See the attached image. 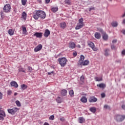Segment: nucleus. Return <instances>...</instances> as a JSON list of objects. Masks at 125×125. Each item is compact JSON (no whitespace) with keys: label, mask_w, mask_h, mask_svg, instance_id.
<instances>
[{"label":"nucleus","mask_w":125,"mask_h":125,"mask_svg":"<svg viewBox=\"0 0 125 125\" xmlns=\"http://www.w3.org/2000/svg\"><path fill=\"white\" fill-rule=\"evenodd\" d=\"M83 60H84V56L81 55L78 62L79 65L86 66L89 64V61L86 60L83 62Z\"/></svg>","instance_id":"1"},{"label":"nucleus","mask_w":125,"mask_h":125,"mask_svg":"<svg viewBox=\"0 0 125 125\" xmlns=\"http://www.w3.org/2000/svg\"><path fill=\"white\" fill-rule=\"evenodd\" d=\"M58 61L59 62L60 65H61V67H65L68 60L67 59H66V58L62 57L59 58Z\"/></svg>","instance_id":"2"},{"label":"nucleus","mask_w":125,"mask_h":125,"mask_svg":"<svg viewBox=\"0 0 125 125\" xmlns=\"http://www.w3.org/2000/svg\"><path fill=\"white\" fill-rule=\"evenodd\" d=\"M125 119V115L116 114L114 117V120H115V121H116V122H118V123L123 122V121H124Z\"/></svg>","instance_id":"3"},{"label":"nucleus","mask_w":125,"mask_h":125,"mask_svg":"<svg viewBox=\"0 0 125 125\" xmlns=\"http://www.w3.org/2000/svg\"><path fill=\"white\" fill-rule=\"evenodd\" d=\"M11 10V6L9 4H6L5 5L3 8V11L5 13H9Z\"/></svg>","instance_id":"4"},{"label":"nucleus","mask_w":125,"mask_h":125,"mask_svg":"<svg viewBox=\"0 0 125 125\" xmlns=\"http://www.w3.org/2000/svg\"><path fill=\"white\" fill-rule=\"evenodd\" d=\"M38 14L39 16V18L41 19H45V17H46V14L45 12L42 10H38Z\"/></svg>","instance_id":"5"},{"label":"nucleus","mask_w":125,"mask_h":125,"mask_svg":"<svg viewBox=\"0 0 125 125\" xmlns=\"http://www.w3.org/2000/svg\"><path fill=\"white\" fill-rule=\"evenodd\" d=\"M18 111V108L17 107H14L12 109H8V112L9 114H11V115H14L16 112Z\"/></svg>","instance_id":"6"},{"label":"nucleus","mask_w":125,"mask_h":125,"mask_svg":"<svg viewBox=\"0 0 125 125\" xmlns=\"http://www.w3.org/2000/svg\"><path fill=\"white\" fill-rule=\"evenodd\" d=\"M33 17L35 19V20H38L40 17L39 16V12L38 10L35 11L33 14Z\"/></svg>","instance_id":"7"},{"label":"nucleus","mask_w":125,"mask_h":125,"mask_svg":"<svg viewBox=\"0 0 125 125\" xmlns=\"http://www.w3.org/2000/svg\"><path fill=\"white\" fill-rule=\"evenodd\" d=\"M97 101V98H95L94 96L90 97L89 98V102L90 103H94Z\"/></svg>","instance_id":"8"},{"label":"nucleus","mask_w":125,"mask_h":125,"mask_svg":"<svg viewBox=\"0 0 125 125\" xmlns=\"http://www.w3.org/2000/svg\"><path fill=\"white\" fill-rule=\"evenodd\" d=\"M42 45L40 44L34 48V52H38V51H40V50H42Z\"/></svg>","instance_id":"9"},{"label":"nucleus","mask_w":125,"mask_h":125,"mask_svg":"<svg viewBox=\"0 0 125 125\" xmlns=\"http://www.w3.org/2000/svg\"><path fill=\"white\" fill-rule=\"evenodd\" d=\"M11 86H13V87H15V88H17L18 87V84L15 81H12L10 83Z\"/></svg>","instance_id":"10"},{"label":"nucleus","mask_w":125,"mask_h":125,"mask_svg":"<svg viewBox=\"0 0 125 125\" xmlns=\"http://www.w3.org/2000/svg\"><path fill=\"white\" fill-rule=\"evenodd\" d=\"M49 35H50V31L48 29H46L43 34L44 37L45 38H48Z\"/></svg>","instance_id":"11"},{"label":"nucleus","mask_w":125,"mask_h":125,"mask_svg":"<svg viewBox=\"0 0 125 125\" xmlns=\"http://www.w3.org/2000/svg\"><path fill=\"white\" fill-rule=\"evenodd\" d=\"M83 27V23H78L77 26L75 27V30H80L81 28Z\"/></svg>","instance_id":"12"},{"label":"nucleus","mask_w":125,"mask_h":125,"mask_svg":"<svg viewBox=\"0 0 125 125\" xmlns=\"http://www.w3.org/2000/svg\"><path fill=\"white\" fill-rule=\"evenodd\" d=\"M34 36L37 38H39L41 39L42 37V33L40 32H36L34 34Z\"/></svg>","instance_id":"13"},{"label":"nucleus","mask_w":125,"mask_h":125,"mask_svg":"<svg viewBox=\"0 0 125 125\" xmlns=\"http://www.w3.org/2000/svg\"><path fill=\"white\" fill-rule=\"evenodd\" d=\"M69 48H75V47H76V44H75L74 42H69Z\"/></svg>","instance_id":"14"},{"label":"nucleus","mask_w":125,"mask_h":125,"mask_svg":"<svg viewBox=\"0 0 125 125\" xmlns=\"http://www.w3.org/2000/svg\"><path fill=\"white\" fill-rule=\"evenodd\" d=\"M67 90L66 89H62L61 91V94L62 95V96H66L67 95Z\"/></svg>","instance_id":"15"},{"label":"nucleus","mask_w":125,"mask_h":125,"mask_svg":"<svg viewBox=\"0 0 125 125\" xmlns=\"http://www.w3.org/2000/svg\"><path fill=\"white\" fill-rule=\"evenodd\" d=\"M80 101L83 102V103H86V102H87V99L86 97L83 96L81 98Z\"/></svg>","instance_id":"16"},{"label":"nucleus","mask_w":125,"mask_h":125,"mask_svg":"<svg viewBox=\"0 0 125 125\" xmlns=\"http://www.w3.org/2000/svg\"><path fill=\"white\" fill-rule=\"evenodd\" d=\"M14 32L15 30L14 29H10L8 31V33L10 36H13V35H14Z\"/></svg>","instance_id":"17"},{"label":"nucleus","mask_w":125,"mask_h":125,"mask_svg":"<svg viewBox=\"0 0 125 125\" xmlns=\"http://www.w3.org/2000/svg\"><path fill=\"white\" fill-rule=\"evenodd\" d=\"M97 86L100 88H105V87H106V84L101 83L100 84H98Z\"/></svg>","instance_id":"18"},{"label":"nucleus","mask_w":125,"mask_h":125,"mask_svg":"<svg viewBox=\"0 0 125 125\" xmlns=\"http://www.w3.org/2000/svg\"><path fill=\"white\" fill-rule=\"evenodd\" d=\"M108 34L104 32L103 35V39L104 40V41H107V40H108Z\"/></svg>","instance_id":"19"},{"label":"nucleus","mask_w":125,"mask_h":125,"mask_svg":"<svg viewBox=\"0 0 125 125\" xmlns=\"http://www.w3.org/2000/svg\"><path fill=\"white\" fill-rule=\"evenodd\" d=\"M89 110L91 113H93V114H95L96 112V108L95 107H91L89 108Z\"/></svg>","instance_id":"20"},{"label":"nucleus","mask_w":125,"mask_h":125,"mask_svg":"<svg viewBox=\"0 0 125 125\" xmlns=\"http://www.w3.org/2000/svg\"><path fill=\"white\" fill-rule=\"evenodd\" d=\"M95 38H96V39H100V38H101V35L100 34V33H98V32H96L95 33Z\"/></svg>","instance_id":"21"},{"label":"nucleus","mask_w":125,"mask_h":125,"mask_svg":"<svg viewBox=\"0 0 125 125\" xmlns=\"http://www.w3.org/2000/svg\"><path fill=\"white\" fill-rule=\"evenodd\" d=\"M118 25H119V24L118 23V22L116 21H113L111 23V26H112V27H118Z\"/></svg>","instance_id":"22"},{"label":"nucleus","mask_w":125,"mask_h":125,"mask_svg":"<svg viewBox=\"0 0 125 125\" xmlns=\"http://www.w3.org/2000/svg\"><path fill=\"white\" fill-rule=\"evenodd\" d=\"M109 51H110V49H109L108 48L105 49L104 50L105 56H109Z\"/></svg>","instance_id":"23"},{"label":"nucleus","mask_w":125,"mask_h":125,"mask_svg":"<svg viewBox=\"0 0 125 125\" xmlns=\"http://www.w3.org/2000/svg\"><path fill=\"white\" fill-rule=\"evenodd\" d=\"M60 26L62 29H65L67 25L66 24L65 22H62L60 23Z\"/></svg>","instance_id":"24"},{"label":"nucleus","mask_w":125,"mask_h":125,"mask_svg":"<svg viewBox=\"0 0 125 125\" xmlns=\"http://www.w3.org/2000/svg\"><path fill=\"white\" fill-rule=\"evenodd\" d=\"M22 18L24 19V20H26V18L27 17V13L25 12H23L21 15Z\"/></svg>","instance_id":"25"},{"label":"nucleus","mask_w":125,"mask_h":125,"mask_svg":"<svg viewBox=\"0 0 125 125\" xmlns=\"http://www.w3.org/2000/svg\"><path fill=\"white\" fill-rule=\"evenodd\" d=\"M84 121H85V120H84V118L83 117H80L79 118V122L80 124H83V123L84 122Z\"/></svg>","instance_id":"26"},{"label":"nucleus","mask_w":125,"mask_h":125,"mask_svg":"<svg viewBox=\"0 0 125 125\" xmlns=\"http://www.w3.org/2000/svg\"><path fill=\"white\" fill-rule=\"evenodd\" d=\"M88 45L89 46V47H91V48H92L93 46H94V43L91 42H88Z\"/></svg>","instance_id":"27"},{"label":"nucleus","mask_w":125,"mask_h":125,"mask_svg":"<svg viewBox=\"0 0 125 125\" xmlns=\"http://www.w3.org/2000/svg\"><path fill=\"white\" fill-rule=\"evenodd\" d=\"M0 116H2V117H5V112H4V111L2 110H0Z\"/></svg>","instance_id":"28"},{"label":"nucleus","mask_w":125,"mask_h":125,"mask_svg":"<svg viewBox=\"0 0 125 125\" xmlns=\"http://www.w3.org/2000/svg\"><path fill=\"white\" fill-rule=\"evenodd\" d=\"M58 10V7H53L51 8V11L52 12L55 13Z\"/></svg>","instance_id":"29"},{"label":"nucleus","mask_w":125,"mask_h":125,"mask_svg":"<svg viewBox=\"0 0 125 125\" xmlns=\"http://www.w3.org/2000/svg\"><path fill=\"white\" fill-rule=\"evenodd\" d=\"M21 88L23 89V90L26 89V88H27L28 87V86H27L26 84H21Z\"/></svg>","instance_id":"30"},{"label":"nucleus","mask_w":125,"mask_h":125,"mask_svg":"<svg viewBox=\"0 0 125 125\" xmlns=\"http://www.w3.org/2000/svg\"><path fill=\"white\" fill-rule=\"evenodd\" d=\"M69 94L71 97H74V90H71L69 91Z\"/></svg>","instance_id":"31"},{"label":"nucleus","mask_w":125,"mask_h":125,"mask_svg":"<svg viewBox=\"0 0 125 125\" xmlns=\"http://www.w3.org/2000/svg\"><path fill=\"white\" fill-rule=\"evenodd\" d=\"M56 101H57V103H62V100H61V98H60V97H58L56 99Z\"/></svg>","instance_id":"32"},{"label":"nucleus","mask_w":125,"mask_h":125,"mask_svg":"<svg viewBox=\"0 0 125 125\" xmlns=\"http://www.w3.org/2000/svg\"><path fill=\"white\" fill-rule=\"evenodd\" d=\"M95 80L96 82H101V81H102V78L96 77L95 78Z\"/></svg>","instance_id":"33"},{"label":"nucleus","mask_w":125,"mask_h":125,"mask_svg":"<svg viewBox=\"0 0 125 125\" xmlns=\"http://www.w3.org/2000/svg\"><path fill=\"white\" fill-rule=\"evenodd\" d=\"M27 33V29L25 27H22V33L26 34Z\"/></svg>","instance_id":"34"},{"label":"nucleus","mask_w":125,"mask_h":125,"mask_svg":"<svg viewBox=\"0 0 125 125\" xmlns=\"http://www.w3.org/2000/svg\"><path fill=\"white\" fill-rule=\"evenodd\" d=\"M16 104L18 106V107H21V104L20 103V102H19V101H16Z\"/></svg>","instance_id":"35"},{"label":"nucleus","mask_w":125,"mask_h":125,"mask_svg":"<svg viewBox=\"0 0 125 125\" xmlns=\"http://www.w3.org/2000/svg\"><path fill=\"white\" fill-rule=\"evenodd\" d=\"M21 4L22 5H26V3H27V0H21Z\"/></svg>","instance_id":"36"},{"label":"nucleus","mask_w":125,"mask_h":125,"mask_svg":"<svg viewBox=\"0 0 125 125\" xmlns=\"http://www.w3.org/2000/svg\"><path fill=\"white\" fill-rule=\"evenodd\" d=\"M78 24H83V18L80 19L79 20Z\"/></svg>","instance_id":"37"},{"label":"nucleus","mask_w":125,"mask_h":125,"mask_svg":"<svg viewBox=\"0 0 125 125\" xmlns=\"http://www.w3.org/2000/svg\"><path fill=\"white\" fill-rule=\"evenodd\" d=\"M64 2L66 4H68V5H70L71 4V1H70V0H65L64 1Z\"/></svg>","instance_id":"38"},{"label":"nucleus","mask_w":125,"mask_h":125,"mask_svg":"<svg viewBox=\"0 0 125 125\" xmlns=\"http://www.w3.org/2000/svg\"><path fill=\"white\" fill-rule=\"evenodd\" d=\"M80 80L82 83H83L84 82V76L83 75H82L80 78Z\"/></svg>","instance_id":"39"},{"label":"nucleus","mask_w":125,"mask_h":125,"mask_svg":"<svg viewBox=\"0 0 125 125\" xmlns=\"http://www.w3.org/2000/svg\"><path fill=\"white\" fill-rule=\"evenodd\" d=\"M94 51H97L98 50V48L96 47H95V45H94L92 48H91Z\"/></svg>","instance_id":"40"},{"label":"nucleus","mask_w":125,"mask_h":125,"mask_svg":"<svg viewBox=\"0 0 125 125\" xmlns=\"http://www.w3.org/2000/svg\"><path fill=\"white\" fill-rule=\"evenodd\" d=\"M7 93L8 95H11L12 91H11V90H8L7 92Z\"/></svg>","instance_id":"41"},{"label":"nucleus","mask_w":125,"mask_h":125,"mask_svg":"<svg viewBox=\"0 0 125 125\" xmlns=\"http://www.w3.org/2000/svg\"><path fill=\"white\" fill-rule=\"evenodd\" d=\"M28 71L30 73L33 71V68L31 67L28 66Z\"/></svg>","instance_id":"42"},{"label":"nucleus","mask_w":125,"mask_h":125,"mask_svg":"<svg viewBox=\"0 0 125 125\" xmlns=\"http://www.w3.org/2000/svg\"><path fill=\"white\" fill-rule=\"evenodd\" d=\"M49 120H51V121H53L54 120V115H51L49 117Z\"/></svg>","instance_id":"43"},{"label":"nucleus","mask_w":125,"mask_h":125,"mask_svg":"<svg viewBox=\"0 0 125 125\" xmlns=\"http://www.w3.org/2000/svg\"><path fill=\"white\" fill-rule=\"evenodd\" d=\"M106 97V94H105V93H103L101 94L102 98H104V97Z\"/></svg>","instance_id":"44"},{"label":"nucleus","mask_w":125,"mask_h":125,"mask_svg":"<svg viewBox=\"0 0 125 125\" xmlns=\"http://www.w3.org/2000/svg\"><path fill=\"white\" fill-rule=\"evenodd\" d=\"M19 71L22 72L23 73H25V70H24V69L22 68H20V69H19Z\"/></svg>","instance_id":"45"},{"label":"nucleus","mask_w":125,"mask_h":125,"mask_svg":"<svg viewBox=\"0 0 125 125\" xmlns=\"http://www.w3.org/2000/svg\"><path fill=\"white\" fill-rule=\"evenodd\" d=\"M104 109H110V106L108 105H104Z\"/></svg>","instance_id":"46"},{"label":"nucleus","mask_w":125,"mask_h":125,"mask_svg":"<svg viewBox=\"0 0 125 125\" xmlns=\"http://www.w3.org/2000/svg\"><path fill=\"white\" fill-rule=\"evenodd\" d=\"M3 117L4 116L0 115V121H3V120H4V118H3Z\"/></svg>","instance_id":"47"},{"label":"nucleus","mask_w":125,"mask_h":125,"mask_svg":"<svg viewBox=\"0 0 125 125\" xmlns=\"http://www.w3.org/2000/svg\"><path fill=\"white\" fill-rule=\"evenodd\" d=\"M73 55L74 57H76L77 55H78V53L77 52H74L73 53Z\"/></svg>","instance_id":"48"},{"label":"nucleus","mask_w":125,"mask_h":125,"mask_svg":"<svg viewBox=\"0 0 125 125\" xmlns=\"http://www.w3.org/2000/svg\"><path fill=\"white\" fill-rule=\"evenodd\" d=\"M0 15H1V18H3V12L2 11L0 12Z\"/></svg>","instance_id":"49"},{"label":"nucleus","mask_w":125,"mask_h":125,"mask_svg":"<svg viewBox=\"0 0 125 125\" xmlns=\"http://www.w3.org/2000/svg\"><path fill=\"white\" fill-rule=\"evenodd\" d=\"M111 47V49H116V46H115V45H112Z\"/></svg>","instance_id":"50"},{"label":"nucleus","mask_w":125,"mask_h":125,"mask_svg":"<svg viewBox=\"0 0 125 125\" xmlns=\"http://www.w3.org/2000/svg\"><path fill=\"white\" fill-rule=\"evenodd\" d=\"M94 10V7H91L89 8V11H91V10Z\"/></svg>","instance_id":"51"},{"label":"nucleus","mask_w":125,"mask_h":125,"mask_svg":"<svg viewBox=\"0 0 125 125\" xmlns=\"http://www.w3.org/2000/svg\"><path fill=\"white\" fill-rule=\"evenodd\" d=\"M122 55H125V50H123L122 51Z\"/></svg>","instance_id":"52"},{"label":"nucleus","mask_w":125,"mask_h":125,"mask_svg":"<svg viewBox=\"0 0 125 125\" xmlns=\"http://www.w3.org/2000/svg\"><path fill=\"white\" fill-rule=\"evenodd\" d=\"M60 121H61V122H64L65 121V119H64V118H60Z\"/></svg>","instance_id":"53"},{"label":"nucleus","mask_w":125,"mask_h":125,"mask_svg":"<svg viewBox=\"0 0 125 125\" xmlns=\"http://www.w3.org/2000/svg\"><path fill=\"white\" fill-rule=\"evenodd\" d=\"M52 74H53V71H52L51 72H48V75L49 76L51 75Z\"/></svg>","instance_id":"54"},{"label":"nucleus","mask_w":125,"mask_h":125,"mask_svg":"<svg viewBox=\"0 0 125 125\" xmlns=\"http://www.w3.org/2000/svg\"><path fill=\"white\" fill-rule=\"evenodd\" d=\"M50 0H45L46 3H49Z\"/></svg>","instance_id":"55"},{"label":"nucleus","mask_w":125,"mask_h":125,"mask_svg":"<svg viewBox=\"0 0 125 125\" xmlns=\"http://www.w3.org/2000/svg\"><path fill=\"white\" fill-rule=\"evenodd\" d=\"M2 98V93L0 92V99H1Z\"/></svg>","instance_id":"56"},{"label":"nucleus","mask_w":125,"mask_h":125,"mask_svg":"<svg viewBox=\"0 0 125 125\" xmlns=\"http://www.w3.org/2000/svg\"><path fill=\"white\" fill-rule=\"evenodd\" d=\"M113 43H116V42H117V40H114L112 41Z\"/></svg>","instance_id":"57"},{"label":"nucleus","mask_w":125,"mask_h":125,"mask_svg":"<svg viewBox=\"0 0 125 125\" xmlns=\"http://www.w3.org/2000/svg\"><path fill=\"white\" fill-rule=\"evenodd\" d=\"M122 108L123 110H125V105H122Z\"/></svg>","instance_id":"58"},{"label":"nucleus","mask_w":125,"mask_h":125,"mask_svg":"<svg viewBox=\"0 0 125 125\" xmlns=\"http://www.w3.org/2000/svg\"><path fill=\"white\" fill-rule=\"evenodd\" d=\"M122 33H123V35H125V29L122 30Z\"/></svg>","instance_id":"59"},{"label":"nucleus","mask_w":125,"mask_h":125,"mask_svg":"<svg viewBox=\"0 0 125 125\" xmlns=\"http://www.w3.org/2000/svg\"><path fill=\"white\" fill-rule=\"evenodd\" d=\"M122 17H123V18L125 17V12L124 13V14L123 15H122Z\"/></svg>","instance_id":"60"},{"label":"nucleus","mask_w":125,"mask_h":125,"mask_svg":"<svg viewBox=\"0 0 125 125\" xmlns=\"http://www.w3.org/2000/svg\"><path fill=\"white\" fill-rule=\"evenodd\" d=\"M78 47H79V48H81V45H78Z\"/></svg>","instance_id":"61"},{"label":"nucleus","mask_w":125,"mask_h":125,"mask_svg":"<svg viewBox=\"0 0 125 125\" xmlns=\"http://www.w3.org/2000/svg\"><path fill=\"white\" fill-rule=\"evenodd\" d=\"M14 95H15V96H16V95H17V93H15Z\"/></svg>","instance_id":"62"},{"label":"nucleus","mask_w":125,"mask_h":125,"mask_svg":"<svg viewBox=\"0 0 125 125\" xmlns=\"http://www.w3.org/2000/svg\"><path fill=\"white\" fill-rule=\"evenodd\" d=\"M101 32H103V29H101Z\"/></svg>","instance_id":"63"},{"label":"nucleus","mask_w":125,"mask_h":125,"mask_svg":"<svg viewBox=\"0 0 125 125\" xmlns=\"http://www.w3.org/2000/svg\"><path fill=\"white\" fill-rule=\"evenodd\" d=\"M109 1H112V0H109Z\"/></svg>","instance_id":"64"}]
</instances>
